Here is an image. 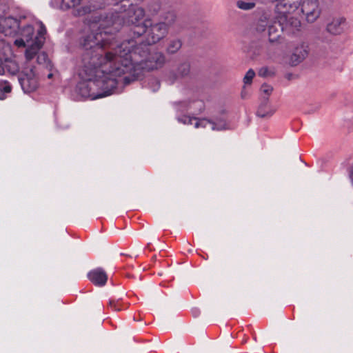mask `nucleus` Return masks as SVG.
Masks as SVG:
<instances>
[{"label": "nucleus", "instance_id": "1", "mask_svg": "<svg viewBox=\"0 0 353 353\" xmlns=\"http://www.w3.org/2000/svg\"><path fill=\"white\" fill-rule=\"evenodd\" d=\"M114 39L113 36L108 35L107 31L99 32L88 35L83 45L86 48L99 46L112 52L116 59L115 67L126 65L128 68L122 74H129L124 77L126 83L137 79L143 70L157 69L163 65L165 59L161 53H148L149 50L145 46H135L136 42L134 40L125 41L119 45H115L112 42Z\"/></svg>", "mask_w": 353, "mask_h": 353}, {"label": "nucleus", "instance_id": "2", "mask_svg": "<svg viewBox=\"0 0 353 353\" xmlns=\"http://www.w3.org/2000/svg\"><path fill=\"white\" fill-rule=\"evenodd\" d=\"M103 48V53L92 59L94 69L88 74L89 82L81 83L78 86L79 93L82 97L94 100L117 93L119 79L128 68L126 65L115 67L116 59L113 52Z\"/></svg>", "mask_w": 353, "mask_h": 353}, {"label": "nucleus", "instance_id": "3", "mask_svg": "<svg viewBox=\"0 0 353 353\" xmlns=\"http://www.w3.org/2000/svg\"><path fill=\"white\" fill-rule=\"evenodd\" d=\"M37 24V34L26 49L21 73L19 77V83L26 93L34 92L37 89L41 77L45 74V70L48 71V79L53 75L51 72L52 65L47 54L45 52H40L46 39V29L43 23Z\"/></svg>", "mask_w": 353, "mask_h": 353}, {"label": "nucleus", "instance_id": "4", "mask_svg": "<svg viewBox=\"0 0 353 353\" xmlns=\"http://www.w3.org/2000/svg\"><path fill=\"white\" fill-rule=\"evenodd\" d=\"M145 16V10L141 7L130 4H117L109 12L105 17V22H139Z\"/></svg>", "mask_w": 353, "mask_h": 353}, {"label": "nucleus", "instance_id": "5", "mask_svg": "<svg viewBox=\"0 0 353 353\" xmlns=\"http://www.w3.org/2000/svg\"><path fill=\"white\" fill-rule=\"evenodd\" d=\"M0 32L6 36L21 37L14 41V44L18 47L27 48L36 36L34 28L30 23H0Z\"/></svg>", "mask_w": 353, "mask_h": 353}, {"label": "nucleus", "instance_id": "6", "mask_svg": "<svg viewBox=\"0 0 353 353\" xmlns=\"http://www.w3.org/2000/svg\"><path fill=\"white\" fill-rule=\"evenodd\" d=\"M134 32L138 35L147 33V43L152 45L159 41L166 32L165 23H150L148 28L145 23H134Z\"/></svg>", "mask_w": 353, "mask_h": 353}, {"label": "nucleus", "instance_id": "7", "mask_svg": "<svg viewBox=\"0 0 353 353\" xmlns=\"http://www.w3.org/2000/svg\"><path fill=\"white\" fill-rule=\"evenodd\" d=\"M301 4V0H281L275 7V19L273 22H289L290 15Z\"/></svg>", "mask_w": 353, "mask_h": 353}, {"label": "nucleus", "instance_id": "8", "mask_svg": "<svg viewBox=\"0 0 353 353\" xmlns=\"http://www.w3.org/2000/svg\"><path fill=\"white\" fill-rule=\"evenodd\" d=\"M178 121L183 124L193 125L195 128H210L212 130H223L228 129V124L224 120H220L218 122H212L205 119H199L196 117H189L183 116L178 118Z\"/></svg>", "mask_w": 353, "mask_h": 353}, {"label": "nucleus", "instance_id": "9", "mask_svg": "<svg viewBox=\"0 0 353 353\" xmlns=\"http://www.w3.org/2000/svg\"><path fill=\"white\" fill-rule=\"evenodd\" d=\"M301 23H271L268 26V35L270 42H274L282 32L287 34H294L299 30Z\"/></svg>", "mask_w": 353, "mask_h": 353}, {"label": "nucleus", "instance_id": "10", "mask_svg": "<svg viewBox=\"0 0 353 353\" xmlns=\"http://www.w3.org/2000/svg\"><path fill=\"white\" fill-rule=\"evenodd\" d=\"M301 11L305 15L307 22H314L321 12L318 0H304L301 5Z\"/></svg>", "mask_w": 353, "mask_h": 353}, {"label": "nucleus", "instance_id": "11", "mask_svg": "<svg viewBox=\"0 0 353 353\" xmlns=\"http://www.w3.org/2000/svg\"><path fill=\"white\" fill-rule=\"evenodd\" d=\"M308 46L303 42L296 44L292 49L289 63L292 65H296L302 62L308 54Z\"/></svg>", "mask_w": 353, "mask_h": 353}, {"label": "nucleus", "instance_id": "12", "mask_svg": "<svg viewBox=\"0 0 353 353\" xmlns=\"http://www.w3.org/2000/svg\"><path fill=\"white\" fill-rule=\"evenodd\" d=\"M88 278L96 285L102 286L106 283L108 276L101 268H97L88 273Z\"/></svg>", "mask_w": 353, "mask_h": 353}, {"label": "nucleus", "instance_id": "13", "mask_svg": "<svg viewBox=\"0 0 353 353\" xmlns=\"http://www.w3.org/2000/svg\"><path fill=\"white\" fill-rule=\"evenodd\" d=\"M23 62L21 63V65H23ZM1 66L4 68V72L7 71L10 74H14L20 70V73H21L22 65L19 67L18 63L14 60L10 59H6L4 61L1 60ZM4 74L5 73H3V74ZM21 74H19V76Z\"/></svg>", "mask_w": 353, "mask_h": 353}, {"label": "nucleus", "instance_id": "14", "mask_svg": "<svg viewBox=\"0 0 353 353\" xmlns=\"http://www.w3.org/2000/svg\"><path fill=\"white\" fill-rule=\"evenodd\" d=\"M97 10L95 6L92 4H86L76 8L73 10V15L75 17H85L94 13Z\"/></svg>", "mask_w": 353, "mask_h": 353}, {"label": "nucleus", "instance_id": "15", "mask_svg": "<svg viewBox=\"0 0 353 353\" xmlns=\"http://www.w3.org/2000/svg\"><path fill=\"white\" fill-rule=\"evenodd\" d=\"M13 19L15 22H21L22 21H26L27 22H34L36 21V18L34 14L30 12L25 10H20L16 14Z\"/></svg>", "mask_w": 353, "mask_h": 353}, {"label": "nucleus", "instance_id": "16", "mask_svg": "<svg viewBox=\"0 0 353 353\" xmlns=\"http://www.w3.org/2000/svg\"><path fill=\"white\" fill-rule=\"evenodd\" d=\"M176 108L179 110H188L198 109L199 111H201L203 108V103L201 101H196L188 105L186 102H179L176 103Z\"/></svg>", "mask_w": 353, "mask_h": 353}, {"label": "nucleus", "instance_id": "17", "mask_svg": "<svg viewBox=\"0 0 353 353\" xmlns=\"http://www.w3.org/2000/svg\"><path fill=\"white\" fill-rule=\"evenodd\" d=\"M254 77L255 72L252 69L248 70V72L245 73L243 77V87L241 92V97L243 98L245 97L247 94L246 88L248 86H250L252 84V80Z\"/></svg>", "mask_w": 353, "mask_h": 353}, {"label": "nucleus", "instance_id": "18", "mask_svg": "<svg viewBox=\"0 0 353 353\" xmlns=\"http://www.w3.org/2000/svg\"><path fill=\"white\" fill-rule=\"evenodd\" d=\"M83 0H62L60 8L63 10H68L70 8H76Z\"/></svg>", "mask_w": 353, "mask_h": 353}, {"label": "nucleus", "instance_id": "19", "mask_svg": "<svg viewBox=\"0 0 353 353\" xmlns=\"http://www.w3.org/2000/svg\"><path fill=\"white\" fill-rule=\"evenodd\" d=\"M256 6V3L254 1H245L243 0H239L236 1V6L238 8L243 10H252Z\"/></svg>", "mask_w": 353, "mask_h": 353}, {"label": "nucleus", "instance_id": "20", "mask_svg": "<svg viewBox=\"0 0 353 353\" xmlns=\"http://www.w3.org/2000/svg\"><path fill=\"white\" fill-rule=\"evenodd\" d=\"M326 29L332 34H339L343 31L341 23H327Z\"/></svg>", "mask_w": 353, "mask_h": 353}, {"label": "nucleus", "instance_id": "21", "mask_svg": "<svg viewBox=\"0 0 353 353\" xmlns=\"http://www.w3.org/2000/svg\"><path fill=\"white\" fill-rule=\"evenodd\" d=\"M163 17L165 22H174L177 19V14L174 10H170L163 14Z\"/></svg>", "mask_w": 353, "mask_h": 353}, {"label": "nucleus", "instance_id": "22", "mask_svg": "<svg viewBox=\"0 0 353 353\" xmlns=\"http://www.w3.org/2000/svg\"><path fill=\"white\" fill-rule=\"evenodd\" d=\"M181 47V43L179 40H173L169 43L167 50L169 53H174L177 52Z\"/></svg>", "mask_w": 353, "mask_h": 353}, {"label": "nucleus", "instance_id": "23", "mask_svg": "<svg viewBox=\"0 0 353 353\" xmlns=\"http://www.w3.org/2000/svg\"><path fill=\"white\" fill-rule=\"evenodd\" d=\"M11 87L9 84L0 82V99L3 100L6 98V94L10 92Z\"/></svg>", "mask_w": 353, "mask_h": 353}, {"label": "nucleus", "instance_id": "24", "mask_svg": "<svg viewBox=\"0 0 353 353\" xmlns=\"http://www.w3.org/2000/svg\"><path fill=\"white\" fill-rule=\"evenodd\" d=\"M11 87L9 84L0 82V99L3 100L6 98V94L10 92Z\"/></svg>", "mask_w": 353, "mask_h": 353}, {"label": "nucleus", "instance_id": "25", "mask_svg": "<svg viewBox=\"0 0 353 353\" xmlns=\"http://www.w3.org/2000/svg\"><path fill=\"white\" fill-rule=\"evenodd\" d=\"M274 74L272 70L269 69L268 67H262L258 70L259 76L261 77H268L273 76Z\"/></svg>", "mask_w": 353, "mask_h": 353}, {"label": "nucleus", "instance_id": "26", "mask_svg": "<svg viewBox=\"0 0 353 353\" xmlns=\"http://www.w3.org/2000/svg\"><path fill=\"white\" fill-rule=\"evenodd\" d=\"M265 105H261L259 108L257 110V115L260 117H270L273 114L274 112V110H270L268 112H265L264 110Z\"/></svg>", "mask_w": 353, "mask_h": 353}, {"label": "nucleus", "instance_id": "27", "mask_svg": "<svg viewBox=\"0 0 353 353\" xmlns=\"http://www.w3.org/2000/svg\"><path fill=\"white\" fill-rule=\"evenodd\" d=\"M148 85L150 89L154 92L158 90L160 87V83L159 80L155 78H152L150 80Z\"/></svg>", "mask_w": 353, "mask_h": 353}, {"label": "nucleus", "instance_id": "28", "mask_svg": "<svg viewBox=\"0 0 353 353\" xmlns=\"http://www.w3.org/2000/svg\"><path fill=\"white\" fill-rule=\"evenodd\" d=\"M272 90L273 88L268 84H263L261 87V92L267 94L268 96L272 93Z\"/></svg>", "mask_w": 353, "mask_h": 353}, {"label": "nucleus", "instance_id": "29", "mask_svg": "<svg viewBox=\"0 0 353 353\" xmlns=\"http://www.w3.org/2000/svg\"><path fill=\"white\" fill-rule=\"evenodd\" d=\"M109 305L114 310L116 311H119L121 310V307H119V302L118 301H109Z\"/></svg>", "mask_w": 353, "mask_h": 353}, {"label": "nucleus", "instance_id": "30", "mask_svg": "<svg viewBox=\"0 0 353 353\" xmlns=\"http://www.w3.org/2000/svg\"><path fill=\"white\" fill-rule=\"evenodd\" d=\"M183 67L184 69L183 72L181 73V75H185L188 72V66L187 65H183Z\"/></svg>", "mask_w": 353, "mask_h": 353}, {"label": "nucleus", "instance_id": "31", "mask_svg": "<svg viewBox=\"0 0 353 353\" xmlns=\"http://www.w3.org/2000/svg\"><path fill=\"white\" fill-rule=\"evenodd\" d=\"M4 73V68L1 66V59H0V74H3Z\"/></svg>", "mask_w": 353, "mask_h": 353}]
</instances>
